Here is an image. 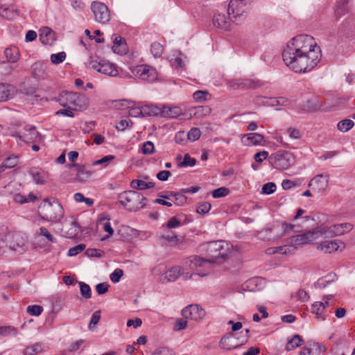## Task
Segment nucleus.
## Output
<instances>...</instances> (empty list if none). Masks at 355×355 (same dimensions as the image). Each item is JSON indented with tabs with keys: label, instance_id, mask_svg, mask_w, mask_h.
<instances>
[{
	"label": "nucleus",
	"instance_id": "nucleus-1",
	"mask_svg": "<svg viewBox=\"0 0 355 355\" xmlns=\"http://www.w3.org/2000/svg\"><path fill=\"white\" fill-rule=\"evenodd\" d=\"M227 245L221 241L204 243L201 245V250L205 252L206 258L192 256L187 259L185 263L191 270L202 267L209 270L218 260H224L227 256L228 249L225 248Z\"/></svg>",
	"mask_w": 355,
	"mask_h": 355
},
{
	"label": "nucleus",
	"instance_id": "nucleus-2",
	"mask_svg": "<svg viewBox=\"0 0 355 355\" xmlns=\"http://www.w3.org/2000/svg\"><path fill=\"white\" fill-rule=\"evenodd\" d=\"M288 53H282L285 64L296 73H305L312 70L319 62L321 57L315 55V53H294L288 56Z\"/></svg>",
	"mask_w": 355,
	"mask_h": 355
},
{
	"label": "nucleus",
	"instance_id": "nucleus-3",
	"mask_svg": "<svg viewBox=\"0 0 355 355\" xmlns=\"http://www.w3.org/2000/svg\"><path fill=\"white\" fill-rule=\"evenodd\" d=\"M282 53L293 55L294 53H315V55H318L321 57V51L320 47L317 45L313 37L308 35H300L293 37L288 42L286 48Z\"/></svg>",
	"mask_w": 355,
	"mask_h": 355
},
{
	"label": "nucleus",
	"instance_id": "nucleus-4",
	"mask_svg": "<svg viewBox=\"0 0 355 355\" xmlns=\"http://www.w3.org/2000/svg\"><path fill=\"white\" fill-rule=\"evenodd\" d=\"M147 199L135 191H125L119 194V203L128 211H137L146 206Z\"/></svg>",
	"mask_w": 355,
	"mask_h": 355
},
{
	"label": "nucleus",
	"instance_id": "nucleus-5",
	"mask_svg": "<svg viewBox=\"0 0 355 355\" xmlns=\"http://www.w3.org/2000/svg\"><path fill=\"white\" fill-rule=\"evenodd\" d=\"M57 101L62 107L78 111L85 110L89 105L88 98L85 95L72 92H61Z\"/></svg>",
	"mask_w": 355,
	"mask_h": 355
},
{
	"label": "nucleus",
	"instance_id": "nucleus-6",
	"mask_svg": "<svg viewBox=\"0 0 355 355\" xmlns=\"http://www.w3.org/2000/svg\"><path fill=\"white\" fill-rule=\"evenodd\" d=\"M40 209L42 219L47 221L58 222L64 216L63 208L58 202L44 200Z\"/></svg>",
	"mask_w": 355,
	"mask_h": 355
},
{
	"label": "nucleus",
	"instance_id": "nucleus-7",
	"mask_svg": "<svg viewBox=\"0 0 355 355\" xmlns=\"http://www.w3.org/2000/svg\"><path fill=\"white\" fill-rule=\"evenodd\" d=\"M89 65L90 68L109 76H116L119 73L115 64L97 56L90 57Z\"/></svg>",
	"mask_w": 355,
	"mask_h": 355
},
{
	"label": "nucleus",
	"instance_id": "nucleus-8",
	"mask_svg": "<svg viewBox=\"0 0 355 355\" xmlns=\"http://www.w3.org/2000/svg\"><path fill=\"white\" fill-rule=\"evenodd\" d=\"M269 159L272 166L278 170L288 169L295 162L293 154L288 151H278L272 154Z\"/></svg>",
	"mask_w": 355,
	"mask_h": 355
},
{
	"label": "nucleus",
	"instance_id": "nucleus-9",
	"mask_svg": "<svg viewBox=\"0 0 355 355\" xmlns=\"http://www.w3.org/2000/svg\"><path fill=\"white\" fill-rule=\"evenodd\" d=\"M131 72L136 78L147 83H153L158 78L157 69L148 64L137 65L131 68Z\"/></svg>",
	"mask_w": 355,
	"mask_h": 355
},
{
	"label": "nucleus",
	"instance_id": "nucleus-10",
	"mask_svg": "<svg viewBox=\"0 0 355 355\" xmlns=\"http://www.w3.org/2000/svg\"><path fill=\"white\" fill-rule=\"evenodd\" d=\"M320 225L321 236L329 238L343 235L349 232L354 227V225L350 223L336 224L331 226L324 225L323 224Z\"/></svg>",
	"mask_w": 355,
	"mask_h": 355
},
{
	"label": "nucleus",
	"instance_id": "nucleus-11",
	"mask_svg": "<svg viewBox=\"0 0 355 355\" xmlns=\"http://www.w3.org/2000/svg\"><path fill=\"white\" fill-rule=\"evenodd\" d=\"M250 0H231L227 8V13L230 18L236 19L241 17L248 8Z\"/></svg>",
	"mask_w": 355,
	"mask_h": 355
},
{
	"label": "nucleus",
	"instance_id": "nucleus-12",
	"mask_svg": "<svg viewBox=\"0 0 355 355\" xmlns=\"http://www.w3.org/2000/svg\"><path fill=\"white\" fill-rule=\"evenodd\" d=\"M95 20L101 24H105L110 21V15L107 6L98 1H94L91 5Z\"/></svg>",
	"mask_w": 355,
	"mask_h": 355
},
{
	"label": "nucleus",
	"instance_id": "nucleus-13",
	"mask_svg": "<svg viewBox=\"0 0 355 355\" xmlns=\"http://www.w3.org/2000/svg\"><path fill=\"white\" fill-rule=\"evenodd\" d=\"M320 225H318L315 228L311 231L306 232L302 234H297L292 237V242L295 245H304L311 243L317 240L321 236L320 230Z\"/></svg>",
	"mask_w": 355,
	"mask_h": 355
},
{
	"label": "nucleus",
	"instance_id": "nucleus-14",
	"mask_svg": "<svg viewBox=\"0 0 355 355\" xmlns=\"http://www.w3.org/2000/svg\"><path fill=\"white\" fill-rule=\"evenodd\" d=\"M345 248V244L340 240H327L319 243L316 249L325 254H331L336 252H342Z\"/></svg>",
	"mask_w": 355,
	"mask_h": 355
},
{
	"label": "nucleus",
	"instance_id": "nucleus-15",
	"mask_svg": "<svg viewBox=\"0 0 355 355\" xmlns=\"http://www.w3.org/2000/svg\"><path fill=\"white\" fill-rule=\"evenodd\" d=\"M329 178L328 174H318L310 180L308 186L315 193H322L328 187Z\"/></svg>",
	"mask_w": 355,
	"mask_h": 355
},
{
	"label": "nucleus",
	"instance_id": "nucleus-16",
	"mask_svg": "<svg viewBox=\"0 0 355 355\" xmlns=\"http://www.w3.org/2000/svg\"><path fill=\"white\" fill-rule=\"evenodd\" d=\"M182 315L184 319L197 321L205 316V311L197 304H191L182 309Z\"/></svg>",
	"mask_w": 355,
	"mask_h": 355
},
{
	"label": "nucleus",
	"instance_id": "nucleus-17",
	"mask_svg": "<svg viewBox=\"0 0 355 355\" xmlns=\"http://www.w3.org/2000/svg\"><path fill=\"white\" fill-rule=\"evenodd\" d=\"M8 241V248L17 252L22 253L24 251L25 240L19 234H9L6 236Z\"/></svg>",
	"mask_w": 355,
	"mask_h": 355
},
{
	"label": "nucleus",
	"instance_id": "nucleus-18",
	"mask_svg": "<svg viewBox=\"0 0 355 355\" xmlns=\"http://www.w3.org/2000/svg\"><path fill=\"white\" fill-rule=\"evenodd\" d=\"M67 168H74L76 171L75 181L79 182H86L92 175V171L88 169L85 166L79 164H69Z\"/></svg>",
	"mask_w": 355,
	"mask_h": 355
},
{
	"label": "nucleus",
	"instance_id": "nucleus-19",
	"mask_svg": "<svg viewBox=\"0 0 355 355\" xmlns=\"http://www.w3.org/2000/svg\"><path fill=\"white\" fill-rule=\"evenodd\" d=\"M241 142L246 146H261L265 142L264 137L258 133H249L243 135Z\"/></svg>",
	"mask_w": 355,
	"mask_h": 355
},
{
	"label": "nucleus",
	"instance_id": "nucleus-20",
	"mask_svg": "<svg viewBox=\"0 0 355 355\" xmlns=\"http://www.w3.org/2000/svg\"><path fill=\"white\" fill-rule=\"evenodd\" d=\"M243 342L239 343L233 334H229L223 336L220 341V346L225 350H232L243 345Z\"/></svg>",
	"mask_w": 355,
	"mask_h": 355
},
{
	"label": "nucleus",
	"instance_id": "nucleus-21",
	"mask_svg": "<svg viewBox=\"0 0 355 355\" xmlns=\"http://www.w3.org/2000/svg\"><path fill=\"white\" fill-rule=\"evenodd\" d=\"M182 270L180 266L173 267L162 274L160 276L159 281L162 284L174 282L180 276Z\"/></svg>",
	"mask_w": 355,
	"mask_h": 355
},
{
	"label": "nucleus",
	"instance_id": "nucleus-22",
	"mask_svg": "<svg viewBox=\"0 0 355 355\" xmlns=\"http://www.w3.org/2000/svg\"><path fill=\"white\" fill-rule=\"evenodd\" d=\"M15 94L13 85L8 83H0V103L11 99Z\"/></svg>",
	"mask_w": 355,
	"mask_h": 355
},
{
	"label": "nucleus",
	"instance_id": "nucleus-23",
	"mask_svg": "<svg viewBox=\"0 0 355 355\" xmlns=\"http://www.w3.org/2000/svg\"><path fill=\"white\" fill-rule=\"evenodd\" d=\"M40 40L44 44L52 45L55 40V33L49 27H42L40 30Z\"/></svg>",
	"mask_w": 355,
	"mask_h": 355
},
{
	"label": "nucleus",
	"instance_id": "nucleus-24",
	"mask_svg": "<svg viewBox=\"0 0 355 355\" xmlns=\"http://www.w3.org/2000/svg\"><path fill=\"white\" fill-rule=\"evenodd\" d=\"M213 24L216 27L223 31H227L230 30V21L223 14H216L214 16Z\"/></svg>",
	"mask_w": 355,
	"mask_h": 355
},
{
	"label": "nucleus",
	"instance_id": "nucleus-25",
	"mask_svg": "<svg viewBox=\"0 0 355 355\" xmlns=\"http://www.w3.org/2000/svg\"><path fill=\"white\" fill-rule=\"evenodd\" d=\"M19 138L26 143H33L40 139V135L35 127L31 126L23 135L19 136Z\"/></svg>",
	"mask_w": 355,
	"mask_h": 355
},
{
	"label": "nucleus",
	"instance_id": "nucleus-26",
	"mask_svg": "<svg viewBox=\"0 0 355 355\" xmlns=\"http://www.w3.org/2000/svg\"><path fill=\"white\" fill-rule=\"evenodd\" d=\"M108 220H110V217L107 214H103L101 215L99 218V224L102 225L103 230L108 233V235L105 237H103L101 239V241H105L111 236H112V234H114V230L112 227L110 223L108 222Z\"/></svg>",
	"mask_w": 355,
	"mask_h": 355
},
{
	"label": "nucleus",
	"instance_id": "nucleus-27",
	"mask_svg": "<svg viewBox=\"0 0 355 355\" xmlns=\"http://www.w3.org/2000/svg\"><path fill=\"white\" fill-rule=\"evenodd\" d=\"M113 46L112 50L114 53L118 54H123L125 52V42L123 37L117 35H112Z\"/></svg>",
	"mask_w": 355,
	"mask_h": 355
},
{
	"label": "nucleus",
	"instance_id": "nucleus-28",
	"mask_svg": "<svg viewBox=\"0 0 355 355\" xmlns=\"http://www.w3.org/2000/svg\"><path fill=\"white\" fill-rule=\"evenodd\" d=\"M4 54L8 62L15 63L17 62L20 58L19 49L15 46L8 47L4 51Z\"/></svg>",
	"mask_w": 355,
	"mask_h": 355
},
{
	"label": "nucleus",
	"instance_id": "nucleus-29",
	"mask_svg": "<svg viewBox=\"0 0 355 355\" xmlns=\"http://www.w3.org/2000/svg\"><path fill=\"white\" fill-rule=\"evenodd\" d=\"M130 187L137 190H146L153 188L155 187V183L152 182H146L143 180H133L130 182Z\"/></svg>",
	"mask_w": 355,
	"mask_h": 355
},
{
	"label": "nucleus",
	"instance_id": "nucleus-30",
	"mask_svg": "<svg viewBox=\"0 0 355 355\" xmlns=\"http://www.w3.org/2000/svg\"><path fill=\"white\" fill-rule=\"evenodd\" d=\"M30 174L36 184H44L47 177L46 173L41 169L31 168Z\"/></svg>",
	"mask_w": 355,
	"mask_h": 355
},
{
	"label": "nucleus",
	"instance_id": "nucleus-31",
	"mask_svg": "<svg viewBox=\"0 0 355 355\" xmlns=\"http://www.w3.org/2000/svg\"><path fill=\"white\" fill-rule=\"evenodd\" d=\"M144 110L145 116L152 115L155 116L165 113V110L163 107H160L155 105H145Z\"/></svg>",
	"mask_w": 355,
	"mask_h": 355
},
{
	"label": "nucleus",
	"instance_id": "nucleus-32",
	"mask_svg": "<svg viewBox=\"0 0 355 355\" xmlns=\"http://www.w3.org/2000/svg\"><path fill=\"white\" fill-rule=\"evenodd\" d=\"M14 201L17 203L24 204L29 202H34L37 197L33 193H30L28 196H24L20 193H16L13 197Z\"/></svg>",
	"mask_w": 355,
	"mask_h": 355
},
{
	"label": "nucleus",
	"instance_id": "nucleus-33",
	"mask_svg": "<svg viewBox=\"0 0 355 355\" xmlns=\"http://www.w3.org/2000/svg\"><path fill=\"white\" fill-rule=\"evenodd\" d=\"M42 351V345L41 343H35V344L26 347L24 350V355H37Z\"/></svg>",
	"mask_w": 355,
	"mask_h": 355
},
{
	"label": "nucleus",
	"instance_id": "nucleus-34",
	"mask_svg": "<svg viewBox=\"0 0 355 355\" xmlns=\"http://www.w3.org/2000/svg\"><path fill=\"white\" fill-rule=\"evenodd\" d=\"M18 334V330L13 326H0V336H16Z\"/></svg>",
	"mask_w": 355,
	"mask_h": 355
},
{
	"label": "nucleus",
	"instance_id": "nucleus-35",
	"mask_svg": "<svg viewBox=\"0 0 355 355\" xmlns=\"http://www.w3.org/2000/svg\"><path fill=\"white\" fill-rule=\"evenodd\" d=\"M304 343L302 338L299 335H295L293 338L286 344V349L293 350L296 347L301 346Z\"/></svg>",
	"mask_w": 355,
	"mask_h": 355
},
{
	"label": "nucleus",
	"instance_id": "nucleus-36",
	"mask_svg": "<svg viewBox=\"0 0 355 355\" xmlns=\"http://www.w3.org/2000/svg\"><path fill=\"white\" fill-rule=\"evenodd\" d=\"M144 105L140 106L134 102V105L128 110V114L132 117L145 116Z\"/></svg>",
	"mask_w": 355,
	"mask_h": 355
},
{
	"label": "nucleus",
	"instance_id": "nucleus-37",
	"mask_svg": "<svg viewBox=\"0 0 355 355\" xmlns=\"http://www.w3.org/2000/svg\"><path fill=\"white\" fill-rule=\"evenodd\" d=\"M0 14L3 17L8 19H13L18 15L15 8L12 6L0 9Z\"/></svg>",
	"mask_w": 355,
	"mask_h": 355
},
{
	"label": "nucleus",
	"instance_id": "nucleus-38",
	"mask_svg": "<svg viewBox=\"0 0 355 355\" xmlns=\"http://www.w3.org/2000/svg\"><path fill=\"white\" fill-rule=\"evenodd\" d=\"M354 125V122L351 119H343L337 124L338 129L343 132H347Z\"/></svg>",
	"mask_w": 355,
	"mask_h": 355
},
{
	"label": "nucleus",
	"instance_id": "nucleus-39",
	"mask_svg": "<svg viewBox=\"0 0 355 355\" xmlns=\"http://www.w3.org/2000/svg\"><path fill=\"white\" fill-rule=\"evenodd\" d=\"M211 109L207 105L195 107L193 115L196 117H204L210 114Z\"/></svg>",
	"mask_w": 355,
	"mask_h": 355
},
{
	"label": "nucleus",
	"instance_id": "nucleus-40",
	"mask_svg": "<svg viewBox=\"0 0 355 355\" xmlns=\"http://www.w3.org/2000/svg\"><path fill=\"white\" fill-rule=\"evenodd\" d=\"M193 97L198 102L207 101L211 99V94L207 91H196L193 93Z\"/></svg>",
	"mask_w": 355,
	"mask_h": 355
},
{
	"label": "nucleus",
	"instance_id": "nucleus-41",
	"mask_svg": "<svg viewBox=\"0 0 355 355\" xmlns=\"http://www.w3.org/2000/svg\"><path fill=\"white\" fill-rule=\"evenodd\" d=\"M325 311V304L322 302H315L311 306V312L316 315H322Z\"/></svg>",
	"mask_w": 355,
	"mask_h": 355
},
{
	"label": "nucleus",
	"instance_id": "nucleus-42",
	"mask_svg": "<svg viewBox=\"0 0 355 355\" xmlns=\"http://www.w3.org/2000/svg\"><path fill=\"white\" fill-rule=\"evenodd\" d=\"M150 51L155 58H159L164 52V47L160 43L155 42L151 44Z\"/></svg>",
	"mask_w": 355,
	"mask_h": 355
},
{
	"label": "nucleus",
	"instance_id": "nucleus-43",
	"mask_svg": "<svg viewBox=\"0 0 355 355\" xmlns=\"http://www.w3.org/2000/svg\"><path fill=\"white\" fill-rule=\"evenodd\" d=\"M79 286L81 295L85 299H89L92 296V290L90 286L83 282H79Z\"/></svg>",
	"mask_w": 355,
	"mask_h": 355
},
{
	"label": "nucleus",
	"instance_id": "nucleus-44",
	"mask_svg": "<svg viewBox=\"0 0 355 355\" xmlns=\"http://www.w3.org/2000/svg\"><path fill=\"white\" fill-rule=\"evenodd\" d=\"M36 234L38 236H44L47 239V241L53 243L57 242L55 238L48 231V230L46 227H40L36 232Z\"/></svg>",
	"mask_w": 355,
	"mask_h": 355
},
{
	"label": "nucleus",
	"instance_id": "nucleus-45",
	"mask_svg": "<svg viewBox=\"0 0 355 355\" xmlns=\"http://www.w3.org/2000/svg\"><path fill=\"white\" fill-rule=\"evenodd\" d=\"M196 163V160L194 158H191L189 154L187 153L184 156V159L182 162H178V167H188L193 166Z\"/></svg>",
	"mask_w": 355,
	"mask_h": 355
},
{
	"label": "nucleus",
	"instance_id": "nucleus-46",
	"mask_svg": "<svg viewBox=\"0 0 355 355\" xmlns=\"http://www.w3.org/2000/svg\"><path fill=\"white\" fill-rule=\"evenodd\" d=\"M201 135V131L198 128H193L189 132H187V139L190 141H195L198 140Z\"/></svg>",
	"mask_w": 355,
	"mask_h": 355
},
{
	"label": "nucleus",
	"instance_id": "nucleus-47",
	"mask_svg": "<svg viewBox=\"0 0 355 355\" xmlns=\"http://www.w3.org/2000/svg\"><path fill=\"white\" fill-rule=\"evenodd\" d=\"M163 109L165 110L164 114L172 118H175L182 114V110L178 107H168L164 106Z\"/></svg>",
	"mask_w": 355,
	"mask_h": 355
},
{
	"label": "nucleus",
	"instance_id": "nucleus-48",
	"mask_svg": "<svg viewBox=\"0 0 355 355\" xmlns=\"http://www.w3.org/2000/svg\"><path fill=\"white\" fill-rule=\"evenodd\" d=\"M101 319V311H96L92 315L89 324V329L90 330H94L96 327V325L98 323Z\"/></svg>",
	"mask_w": 355,
	"mask_h": 355
},
{
	"label": "nucleus",
	"instance_id": "nucleus-49",
	"mask_svg": "<svg viewBox=\"0 0 355 355\" xmlns=\"http://www.w3.org/2000/svg\"><path fill=\"white\" fill-rule=\"evenodd\" d=\"M134 105L133 101H127L125 99L120 100L116 102L115 107L121 110H129L130 107Z\"/></svg>",
	"mask_w": 355,
	"mask_h": 355
},
{
	"label": "nucleus",
	"instance_id": "nucleus-50",
	"mask_svg": "<svg viewBox=\"0 0 355 355\" xmlns=\"http://www.w3.org/2000/svg\"><path fill=\"white\" fill-rule=\"evenodd\" d=\"M66 58V53L64 52H60L56 54L51 55V61L52 63L58 64L62 62Z\"/></svg>",
	"mask_w": 355,
	"mask_h": 355
},
{
	"label": "nucleus",
	"instance_id": "nucleus-51",
	"mask_svg": "<svg viewBox=\"0 0 355 355\" xmlns=\"http://www.w3.org/2000/svg\"><path fill=\"white\" fill-rule=\"evenodd\" d=\"M230 193V191L228 189L225 187H220L218 189H216L212 191V196L214 198L225 197L227 196Z\"/></svg>",
	"mask_w": 355,
	"mask_h": 355
},
{
	"label": "nucleus",
	"instance_id": "nucleus-52",
	"mask_svg": "<svg viewBox=\"0 0 355 355\" xmlns=\"http://www.w3.org/2000/svg\"><path fill=\"white\" fill-rule=\"evenodd\" d=\"M42 311L43 308L40 305H31L27 307V312L31 315L38 316L42 313Z\"/></svg>",
	"mask_w": 355,
	"mask_h": 355
},
{
	"label": "nucleus",
	"instance_id": "nucleus-53",
	"mask_svg": "<svg viewBox=\"0 0 355 355\" xmlns=\"http://www.w3.org/2000/svg\"><path fill=\"white\" fill-rule=\"evenodd\" d=\"M155 151V146L153 142L146 141L142 146V153L145 155H151Z\"/></svg>",
	"mask_w": 355,
	"mask_h": 355
},
{
	"label": "nucleus",
	"instance_id": "nucleus-54",
	"mask_svg": "<svg viewBox=\"0 0 355 355\" xmlns=\"http://www.w3.org/2000/svg\"><path fill=\"white\" fill-rule=\"evenodd\" d=\"M258 86V84L252 80H244L238 85V88H257Z\"/></svg>",
	"mask_w": 355,
	"mask_h": 355
},
{
	"label": "nucleus",
	"instance_id": "nucleus-55",
	"mask_svg": "<svg viewBox=\"0 0 355 355\" xmlns=\"http://www.w3.org/2000/svg\"><path fill=\"white\" fill-rule=\"evenodd\" d=\"M85 244H79L75 247L71 248L68 251V255L70 257L76 256L83 252L85 249Z\"/></svg>",
	"mask_w": 355,
	"mask_h": 355
},
{
	"label": "nucleus",
	"instance_id": "nucleus-56",
	"mask_svg": "<svg viewBox=\"0 0 355 355\" xmlns=\"http://www.w3.org/2000/svg\"><path fill=\"white\" fill-rule=\"evenodd\" d=\"M181 225V221L177 216L171 217L166 224L168 229L177 228Z\"/></svg>",
	"mask_w": 355,
	"mask_h": 355
},
{
	"label": "nucleus",
	"instance_id": "nucleus-57",
	"mask_svg": "<svg viewBox=\"0 0 355 355\" xmlns=\"http://www.w3.org/2000/svg\"><path fill=\"white\" fill-rule=\"evenodd\" d=\"M123 275V271L120 268H116L111 273L110 277V280L113 283H117L120 281V279Z\"/></svg>",
	"mask_w": 355,
	"mask_h": 355
},
{
	"label": "nucleus",
	"instance_id": "nucleus-58",
	"mask_svg": "<svg viewBox=\"0 0 355 355\" xmlns=\"http://www.w3.org/2000/svg\"><path fill=\"white\" fill-rule=\"evenodd\" d=\"M3 162L6 165V167L8 168H12L17 165L18 157L17 156H10L6 158Z\"/></svg>",
	"mask_w": 355,
	"mask_h": 355
},
{
	"label": "nucleus",
	"instance_id": "nucleus-59",
	"mask_svg": "<svg viewBox=\"0 0 355 355\" xmlns=\"http://www.w3.org/2000/svg\"><path fill=\"white\" fill-rule=\"evenodd\" d=\"M85 254L89 257H102L105 253L101 250L97 249H87L85 251Z\"/></svg>",
	"mask_w": 355,
	"mask_h": 355
},
{
	"label": "nucleus",
	"instance_id": "nucleus-60",
	"mask_svg": "<svg viewBox=\"0 0 355 355\" xmlns=\"http://www.w3.org/2000/svg\"><path fill=\"white\" fill-rule=\"evenodd\" d=\"M114 159H115V157L114 155H106V156L102 157L101 159L94 162L93 164L94 165L104 164V166H107L109 163H110Z\"/></svg>",
	"mask_w": 355,
	"mask_h": 355
},
{
	"label": "nucleus",
	"instance_id": "nucleus-61",
	"mask_svg": "<svg viewBox=\"0 0 355 355\" xmlns=\"http://www.w3.org/2000/svg\"><path fill=\"white\" fill-rule=\"evenodd\" d=\"M187 137V132L184 131H180L176 133L175 136V141L176 143L180 144H184L187 141H188Z\"/></svg>",
	"mask_w": 355,
	"mask_h": 355
},
{
	"label": "nucleus",
	"instance_id": "nucleus-62",
	"mask_svg": "<svg viewBox=\"0 0 355 355\" xmlns=\"http://www.w3.org/2000/svg\"><path fill=\"white\" fill-rule=\"evenodd\" d=\"M276 190V185L273 182H268L262 187V193L266 194H271Z\"/></svg>",
	"mask_w": 355,
	"mask_h": 355
},
{
	"label": "nucleus",
	"instance_id": "nucleus-63",
	"mask_svg": "<svg viewBox=\"0 0 355 355\" xmlns=\"http://www.w3.org/2000/svg\"><path fill=\"white\" fill-rule=\"evenodd\" d=\"M211 205L209 202H205L200 204L197 208V212L200 214H205L211 209Z\"/></svg>",
	"mask_w": 355,
	"mask_h": 355
},
{
	"label": "nucleus",
	"instance_id": "nucleus-64",
	"mask_svg": "<svg viewBox=\"0 0 355 355\" xmlns=\"http://www.w3.org/2000/svg\"><path fill=\"white\" fill-rule=\"evenodd\" d=\"M152 355H175L173 351L167 347L157 349Z\"/></svg>",
	"mask_w": 355,
	"mask_h": 355
}]
</instances>
